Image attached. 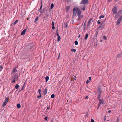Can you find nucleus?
Masks as SVG:
<instances>
[{
    "label": "nucleus",
    "mask_w": 122,
    "mask_h": 122,
    "mask_svg": "<svg viewBox=\"0 0 122 122\" xmlns=\"http://www.w3.org/2000/svg\"><path fill=\"white\" fill-rule=\"evenodd\" d=\"M38 17L37 16L35 20V22H36V21H37L38 20Z\"/></svg>",
    "instance_id": "obj_28"
},
{
    "label": "nucleus",
    "mask_w": 122,
    "mask_h": 122,
    "mask_svg": "<svg viewBox=\"0 0 122 122\" xmlns=\"http://www.w3.org/2000/svg\"><path fill=\"white\" fill-rule=\"evenodd\" d=\"M71 51H73L74 52H75L76 51V50L75 49H72L71 50Z\"/></svg>",
    "instance_id": "obj_31"
},
{
    "label": "nucleus",
    "mask_w": 122,
    "mask_h": 122,
    "mask_svg": "<svg viewBox=\"0 0 122 122\" xmlns=\"http://www.w3.org/2000/svg\"><path fill=\"white\" fill-rule=\"evenodd\" d=\"M80 35H79V36H78V37L79 38V37H80Z\"/></svg>",
    "instance_id": "obj_55"
},
{
    "label": "nucleus",
    "mask_w": 122,
    "mask_h": 122,
    "mask_svg": "<svg viewBox=\"0 0 122 122\" xmlns=\"http://www.w3.org/2000/svg\"><path fill=\"white\" fill-rule=\"evenodd\" d=\"M17 108H20L21 107V106L20 104H18L17 105Z\"/></svg>",
    "instance_id": "obj_21"
},
{
    "label": "nucleus",
    "mask_w": 122,
    "mask_h": 122,
    "mask_svg": "<svg viewBox=\"0 0 122 122\" xmlns=\"http://www.w3.org/2000/svg\"><path fill=\"white\" fill-rule=\"evenodd\" d=\"M97 23L98 24H100L101 23V22H100V20H99L97 21Z\"/></svg>",
    "instance_id": "obj_42"
},
{
    "label": "nucleus",
    "mask_w": 122,
    "mask_h": 122,
    "mask_svg": "<svg viewBox=\"0 0 122 122\" xmlns=\"http://www.w3.org/2000/svg\"><path fill=\"white\" fill-rule=\"evenodd\" d=\"M106 116H105V117H104V121H105L106 120Z\"/></svg>",
    "instance_id": "obj_47"
},
{
    "label": "nucleus",
    "mask_w": 122,
    "mask_h": 122,
    "mask_svg": "<svg viewBox=\"0 0 122 122\" xmlns=\"http://www.w3.org/2000/svg\"><path fill=\"white\" fill-rule=\"evenodd\" d=\"M70 8V6H67L66 7V11L67 12L68 11Z\"/></svg>",
    "instance_id": "obj_17"
},
{
    "label": "nucleus",
    "mask_w": 122,
    "mask_h": 122,
    "mask_svg": "<svg viewBox=\"0 0 122 122\" xmlns=\"http://www.w3.org/2000/svg\"><path fill=\"white\" fill-rule=\"evenodd\" d=\"M88 96H87L85 98V99H88Z\"/></svg>",
    "instance_id": "obj_38"
},
{
    "label": "nucleus",
    "mask_w": 122,
    "mask_h": 122,
    "mask_svg": "<svg viewBox=\"0 0 122 122\" xmlns=\"http://www.w3.org/2000/svg\"><path fill=\"white\" fill-rule=\"evenodd\" d=\"M9 100V99L8 98L5 99L2 105L3 107H4L6 105L7 102H8V101Z\"/></svg>",
    "instance_id": "obj_5"
},
{
    "label": "nucleus",
    "mask_w": 122,
    "mask_h": 122,
    "mask_svg": "<svg viewBox=\"0 0 122 122\" xmlns=\"http://www.w3.org/2000/svg\"><path fill=\"white\" fill-rule=\"evenodd\" d=\"M71 0H67V2H69L71 1Z\"/></svg>",
    "instance_id": "obj_45"
},
{
    "label": "nucleus",
    "mask_w": 122,
    "mask_h": 122,
    "mask_svg": "<svg viewBox=\"0 0 122 122\" xmlns=\"http://www.w3.org/2000/svg\"><path fill=\"white\" fill-rule=\"evenodd\" d=\"M49 79V77L48 76H47L46 77H45V79L46 82H47V81Z\"/></svg>",
    "instance_id": "obj_22"
},
{
    "label": "nucleus",
    "mask_w": 122,
    "mask_h": 122,
    "mask_svg": "<svg viewBox=\"0 0 122 122\" xmlns=\"http://www.w3.org/2000/svg\"><path fill=\"white\" fill-rule=\"evenodd\" d=\"M17 71V70L16 69V68H15L13 70L11 73V74H12L13 73H14L15 72H16Z\"/></svg>",
    "instance_id": "obj_13"
},
{
    "label": "nucleus",
    "mask_w": 122,
    "mask_h": 122,
    "mask_svg": "<svg viewBox=\"0 0 122 122\" xmlns=\"http://www.w3.org/2000/svg\"><path fill=\"white\" fill-rule=\"evenodd\" d=\"M92 20V19L90 18L89 20L88 21V23L87 24V26L88 28L90 26V24Z\"/></svg>",
    "instance_id": "obj_8"
},
{
    "label": "nucleus",
    "mask_w": 122,
    "mask_h": 122,
    "mask_svg": "<svg viewBox=\"0 0 122 122\" xmlns=\"http://www.w3.org/2000/svg\"><path fill=\"white\" fill-rule=\"evenodd\" d=\"M89 80H90V81H91V77H89Z\"/></svg>",
    "instance_id": "obj_49"
},
{
    "label": "nucleus",
    "mask_w": 122,
    "mask_h": 122,
    "mask_svg": "<svg viewBox=\"0 0 122 122\" xmlns=\"http://www.w3.org/2000/svg\"><path fill=\"white\" fill-rule=\"evenodd\" d=\"M60 39H61V38L60 37V36H58V37H57V41H58L59 42L60 41Z\"/></svg>",
    "instance_id": "obj_27"
},
{
    "label": "nucleus",
    "mask_w": 122,
    "mask_h": 122,
    "mask_svg": "<svg viewBox=\"0 0 122 122\" xmlns=\"http://www.w3.org/2000/svg\"><path fill=\"white\" fill-rule=\"evenodd\" d=\"M112 11L113 13V15H114L117 13V9L116 7L114 6V8H112Z\"/></svg>",
    "instance_id": "obj_3"
},
{
    "label": "nucleus",
    "mask_w": 122,
    "mask_h": 122,
    "mask_svg": "<svg viewBox=\"0 0 122 122\" xmlns=\"http://www.w3.org/2000/svg\"><path fill=\"white\" fill-rule=\"evenodd\" d=\"M54 6V5L53 3H52L51 4V7L50 8L51 9H52L53 8V7Z\"/></svg>",
    "instance_id": "obj_20"
},
{
    "label": "nucleus",
    "mask_w": 122,
    "mask_h": 122,
    "mask_svg": "<svg viewBox=\"0 0 122 122\" xmlns=\"http://www.w3.org/2000/svg\"><path fill=\"white\" fill-rule=\"evenodd\" d=\"M42 3L41 4V6L40 7V9L39 10V11L41 13H43V11L42 10H41V9H42Z\"/></svg>",
    "instance_id": "obj_10"
},
{
    "label": "nucleus",
    "mask_w": 122,
    "mask_h": 122,
    "mask_svg": "<svg viewBox=\"0 0 122 122\" xmlns=\"http://www.w3.org/2000/svg\"><path fill=\"white\" fill-rule=\"evenodd\" d=\"M28 19H29V18H27V20H28Z\"/></svg>",
    "instance_id": "obj_56"
},
{
    "label": "nucleus",
    "mask_w": 122,
    "mask_h": 122,
    "mask_svg": "<svg viewBox=\"0 0 122 122\" xmlns=\"http://www.w3.org/2000/svg\"><path fill=\"white\" fill-rule=\"evenodd\" d=\"M111 0H108V2H110Z\"/></svg>",
    "instance_id": "obj_52"
},
{
    "label": "nucleus",
    "mask_w": 122,
    "mask_h": 122,
    "mask_svg": "<svg viewBox=\"0 0 122 122\" xmlns=\"http://www.w3.org/2000/svg\"><path fill=\"white\" fill-rule=\"evenodd\" d=\"M75 44L76 45H77L78 44V42L77 41H76L75 42Z\"/></svg>",
    "instance_id": "obj_34"
},
{
    "label": "nucleus",
    "mask_w": 122,
    "mask_h": 122,
    "mask_svg": "<svg viewBox=\"0 0 122 122\" xmlns=\"http://www.w3.org/2000/svg\"><path fill=\"white\" fill-rule=\"evenodd\" d=\"M98 92L99 94H101L102 92L100 88H98Z\"/></svg>",
    "instance_id": "obj_12"
},
{
    "label": "nucleus",
    "mask_w": 122,
    "mask_h": 122,
    "mask_svg": "<svg viewBox=\"0 0 122 122\" xmlns=\"http://www.w3.org/2000/svg\"><path fill=\"white\" fill-rule=\"evenodd\" d=\"M47 118H48V117L47 116H46L45 117V118H44V119L46 120V121H47Z\"/></svg>",
    "instance_id": "obj_36"
},
{
    "label": "nucleus",
    "mask_w": 122,
    "mask_h": 122,
    "mask_svg": "<svg viewBox=\"0 0 122 122\" xmlns=\"http://www.w3.org/2000/svg\"><path fill=\"white\" fill-rule=\"evenodd\" d=\"M88 36V33H87L86 35L84 37V39L85 40H86L87 39Z\"/></svg>",
    "instance_id": "obj_16"
},
{
    "label": "nucleus",
    "mask_w": 122,
    "mask_h": 122,
    "mask_svg": "<svg viewBox=\"0 0 122 122\" xmlns=\"http://www.w3.org/2000/svg\"><path fill=\"white\" fill-rule=\"evenodd\" d=\"M38 91L39 93L40 94L39 96H38L37 97V98H40L41 97V89H39L38 90Z\"/></svg>",
    "instance_id": "obj_11"
},
{
    "label": "nucleus",
    "mask_w": 122,
    "mask_h": 122,
    "mask_svg": "<svg viewBox=\"0 0 122 122\" xmlns=\"http://www.w3.org/2000/svg\"><path fill=\"white\" fill-rule=\"evenodd\" d=\"M88 0H83L80 2V4H88Z\"/></svg>",
    "instance_id": "obj_6"
},
{
    "label": "nucleus",
    "mask_w": 122,
    "mask_h": 122,
    "mask_svg": "<svg viewBox=\"0 0 122 122\" xmlns=\"http://www.w3.org/2000/svg\"><path fill=\"white\" fill-rule=\"evenodd\" d=\"M90 81H89L88 80H87L86 82V83L87 84H88V83L90 82Z\"/></svg>",
    "instance_id": "obj_37"
},
{
    "label": "nucleus",
    "mask_w": 122,
    "mask_h": 122,
    "mask_svg": "<svg viewBox=\"0 0 122 122\" xmlns=\"http://www.w3.org/2000/svg\"><path fill=\"white\" fill-rule=\"evenodd\" d=\"M101 95V94H99L98 95L97 98L99 100V101H100V100Z\"/></svg>",
    "instance_id": "obj_18"
},
{
    "label": "nucleus",
    "mask_w": 122,
    "mask_h": 122,
    "mask_svg": "<svg viewBox=\"0 0 122 122\" xmlns=\"http://www.w3.org/2000/svg\"><path fill=\"white\" fill-rule=\"evenodd\" d=\"M86 7L85 5H84L83 8L81 9L83 10V11H84L85 10V9Z\"/></svg>",
    "instance_id": "obj_26"
},
{
    "label": "nucleus",
    "mask_w": 122,
    "mask_h": 122,
    "mask_svg": "<svg viewBox=\"0 0 122 122\" xmlns=\"http://www.w3.org/2000/svg\"><path fill=\"white\" fill-rule=\"evenodd\" d=\"M121 56V54H118L117 56V58H120V57Z\"/></svg>",
    "instance_id": "obj_25"
},
{
    "label": "nucleus",
    "mask_w": 122,
    "mask_h": 122,
    "mask_svg": "<svg viewBox=\"0 0 122 122\" xmlns=\"http://www.w3.org/2000/svg\"><path fill=\"white\" fill-rule=\"evenodd\" d=\"M52 26L54 25V22H52Z\"/></svg>",
    "instance_id": "obj_44"
},
{
    "label": "nucleus",
    "mask_w": 122,
    "mask_h": 122,
    "mask_svg": "<svg viewBox=\"0 0 122 122\" xmlns=\"http://www.w3.org/2000/svg\"><path fill=\"white\" fill-rule=\"evenodd\" d=\"M91 122H94V121L93 119H92L91 120Z\"/></svg>",
    "instance_id": "obj_39"
},
{
    "label": "nucleus",
    "mask_w": 122,
    "mask_h": 122,
    "mask_svg": "<svg viewBox=\"0 0 122 122\" xmlns=\"http://www.w3.org/2000/svg\"><path fill=\"white\" fill-rule=\"evenodd\" d=\"M49 109V107H48L47 108V109Z\"/></svg>",
    "instance_id": "obj_53"
},
{
    "label": "nucleus",
    "mask_w": 122,
    "mask_h": 122,
    "mask_svg": "<svg viewBox=\"0 0 122 122\" xmlns=\"http://www.w3.org/2000/svg\"><path fill=\"white\" fill-rule=\"evenodd\" d=\"M56 35L57 36H60L59 35V33L58 32H56Z\"/></svg>",
    "instance_id": "obj_40"
},
{
    "label": "nucleus",
    "mask_w": 122,
    "mask_h": 122,
    "mask_svg": "<svg viewBox=\"0 0 122 122\" xmlns=\"http://www.w3.org/2000/svg\"><path fill=\"white\" fill-rule=\"evenodd\" d=\"M104 17V16L103 15H102L99 16V18L100 19H101L102 18H103Z\"/></svg>",
    "instance_id": "obj_29"
},
{
    "label": "nucleus",
    "mask_w": 122,
    "mask_h": 122,
    "mask_svg": "<svg viewBox=\"0 0 122 122\" xmlns=\"http://www.w3.org/2000/svg\"><path fill=\"white\" fill-rule=\"evenodd\" d=\"M19 85H18V84H17L15 86V88L16 89H18L19 87Z\"/></svg>",
    "instance_id": "obj_19"
},
{
    "label": "nucleus",
    "mask_w": 122,
    "mask_h": 122,
    "mask_svg": "<svg viewBox=\"0 0 122 122\" xmlns=\"http://www.w3.org/2000/svg\"><path fill=\"white\" fill-rule=\"evenodd\" d=\"M73 15L75 16L77 14L78 20H81L83 17V15H81L80 10L78 8H75L73 9Z\"/></svg>",
    "instance_id": "obj_1"
},
{
    "label": "nucleus",
    "mask_w": 122,
    "mask_h": 122,
    "mask_svg": "<svg viewBox=\"0 0 122 122\" xmlns=\"http://www.w3.org/2000/svg\"><path fill=\"white\" fill-rule=\"evenodd\" d=\"M3 68L2 66H0V72L1 71Z\"/></svg>",
    "instance_id": "obj_33"
},
{
    "label": "nucleus",
    "mask_w": 122,
    "mask_h": 122,
    "mask_svg": "<svg viewBox=\"0 0 122 122\" xmlns=\"http://www.w3.org/2000/svg\"><path fill=\"white\" fill-rule=\"evenodd\" d=\"M105 25L104 23V22H102L101 23V25L98 28L100 30H102L104 27Z\"/></svg>",
    "instance_id": "obj_7"
},
{
    "label": "nucleus",
    "mask_w": 122,
    "mask_h": 122,
    "mask_svg": "<svg viewBox=\"0 0 122 122\" xmlns=\"http://www.w3.org/2000/svg\"><path fill=\"white\" fill-rule=\"evenodd\" d=\"M120 120L119 119V118H118L117 120V121L116 122H119Z\"/></svg>",
    "instance_id": "obj_35"
},
{
    "label": "nucleus",
    "mask_w": 122,
    "mask_h": 122,
    "mask_svg": "<svg viewBox=\"0 0 122 122\" xmlns=\"http://www.w3.org/2000/svg\"><path fill=\"white\" fill-rule=\"evenodd\" d=\"M101 42H102V41H101Z\"/></svg>",
    "instance_id": "obj_57"
},
{
    "label": "nucleus",
    "mask_w": 122,
    "mask_h": 122,
    "mask_svg": "<svg viewBox=\"0 0 122 122\" xmlns=\"http://www.w3.org/2000/svg\"><path fill=\"white\" fill-rule=\"evenodd\" d=\"M18 20H17L15 21L13 23V25H14L16 24L18 22Z\"/></svg>",
    "instance_id": "obj_24"
},
{
    "label": "nucleus",
    "mask_w": 122,
    "mask_h": 122,
    "mask_svg": "<svg viewBox=\"0 0 122 122\" xmlns=\"http://www.w3.org/2000/svg\"><path fill=\"white\" fill-rule=\"evenodd\" d=\"M111 112V110H109V111H108V113H110Z\"/></svg>",
    "instance_id": "obj_50"
},
{
    "label": "nucleus",
    "mask_w": 122,
    "mask_h": 122,
    "mask_svg": "<svg viewBox=\"0 0 122 122\" xmlns=\"http://www.w3.org/2000/svg\"><path fill=\"white\" fill-rule=\"evenodd\" d=\"M26 32V30L24 29L23 31L21 33V35H24L25 33Z\"/></svg>",
    "instance_id": "obj_14"
},
{
    "label": "nucleus",
    "mask_w": 122,
    "mask_h": 122,
    "mask_svg": "<svg viewBox=\"0 0 122 122\" xmlns=\"http://www.w3.org/2000/svg\"><path fill=\"white\" fill-rule=\"evenodd\" d=\"M13 77V80L11 81V83L15 82L16 81H17L18 79V76L16 75H15Z\"/></svg>",
    "instance_id": "obj_4"
},
{
    "label": "nucleus",
    "mask_w": 122,
    "mask_h": 122,
    "mask_svg": "<svg viewBox=\"0 0 122 122\" xmlns=\"http://www.w3.org/2000/svg\"><path fill=\"white\" fill-rule=\"evenodd\" d=\"M52 29H55V27L54 25L52 26Z\"/></svg>",
    "instance_id": "obj_43"
},
{
    "label": "nucleus",
    "mask_w": 122,
    "mask_h": 122,
    "mask_svg": "<svg viewBox=\"0 0 122 122\" xmlns=\"http://www.w3.org/2000/svg\"><path fill=\"white\" fill-rule=\"evenodd\" d=\"M103 39L105 40H106L107 39V38L105 36H103Z\"/></svg>",
    "instance_id": "obj_32"
},
{
    "label": "nucleus",
    "mask_w": 122,
    "mask_h": 122,
    "mask_svg": "<svg viewBox=\"0 0 122 122\" xmlns=\"http://www.w3.org/2000/svg\"><path fill=\"white\" fill-rule=\"evenodd\" d=\"M47 88H45V90L44 92V95H46L47 93Z\"/></svg>",
    "instance_id": "obj_15"
},
{
    "label": "nucleus",
    "mask_w": 122,
    "mask_h": 122,
    "mask_svg": "<svg viewBox=\"0 0 122 122\" xmlns=\"http://www.w3.org/2000/svg\"><path fill=\"white\" fill-rule=\"evenodd\" d=\"M64 25L65 27H66V28H67V26L68 25L67 24V23H64Z\"/></svg>",
    "instance_id": "obj_23"
},
{
    "label": "nucleus",
    "mask_w": 122,
    "mask_h": 122,
    "mask_svg": "<svg viewBox=\"0 0 122 122\" xmlns=\"http://www.w3.org/2000/svg\"><path fill=\"white\" fill-rule=\"evenodd\" d=\"M99 101V102L98 104L99 106L98 107V108L100 106L101 103L103 104L104 102L103 100L102 99H101L100 101Z\"/></svg>",
    "instance_id": "obj_9"
},
{
    "label": "nucleus",
    "mask_w": 122,
    "mask_h": 122,
    "mask_svg": "<svg viewBox=\"0 0 122 122\" xmlns=\"http://www.w3.org/2000/svg\"><path fill=\"white\" fill-rule=\"evenodd\" d=\"M76 76H75V77H74V79L75 80H76Z\"/></svg>",
    "instance_id": "obj_48"
},
{
    "label": "nucleus",
    "mask_w": 122,
    "mask_h": 122,
    "mask_svg": "<svg viewBox=\"0 0 122 122\" xmlns=\"http://www.w3.org/2000/svg\"><path fill=\"white\" fill-rule=\"evenodd\" d=\"M94 45L95 46H97V44L96 43V44L95 43H94Z\"/></svg>",
    "instance_id": "obj_46"
},
{
    "label": "nucleus",
    "mask_w": 122,
    "mask_h": 122,
    "mask_svg": "<svg viewBox=\"0 0 122 122\" xmlns=\"http://www.w3.org/2000/svg\"><path fill=\"white\" fill-rule=\"evenodd\" d=\"M60 53H59V56H58V59L60 57Z\"/></svg>",
    "instance_id": "obj_51"
},
{
    "label": "nucleus",
    "mask_w": 122,
    "mask_h": 122,
    "mask_svg": "<svg viewBox=\"0 0 122 122\" xmlns=\"http://www.w3.org/2000/svg\"><path fill=\"white\" fill-rule=\"evenodd\" d=\"M122 11L121 10H119L118 11L117 14L114 17L115 19H116L119 17L118 19L117 20L116 23V25H119L122 20V14L120 16L121 14H122Z\"/></svg>",
    "instance_id": "obj_2"
},
{
    "label": "nucleus",
    "mask_w": 122,
    "mask_h": 122,
    "mask_svg": "<svg viewBox=\"0 0 122 122\" xmlns=\"http://www.w3.org/2000/svg\"><path fill=\"white\" fill-rule=\"evenodd\" d=\"M51 98H53L55 97V95L54 94H52L51 96Z\"/></svg>",
    "instance_id": "obj_30"
},
{
    "label": "nucleus",
    "mask_w": 122,
    "mask_h": 122,
    "mask_svg": "<svg viewBox=\"0 0 122 122\" xmlns=\"http://www.w3.org/2000/svg\"><path fill=\"white\" fill-rule=\"evenodd\" d=\"M86 21H85V23H84V25H83L84 26H86Z\"/></svg>",
    "instance_id": "obj_41"
},
{
    "label": "nucleus",
    "mask_w": 122,
    "mask_h": 122,
    "mask_svg": "<svg viewBox=\"0 0 122 122\" xmlns=\"http://www.w3.org/2000/svg\"><path fill=\"white\" fill-rule=\"evenodd\" d=\"M84 26V30H85V26Z\"/></svg>",
    "instance_id": "obj_54"
}]
</instances>
